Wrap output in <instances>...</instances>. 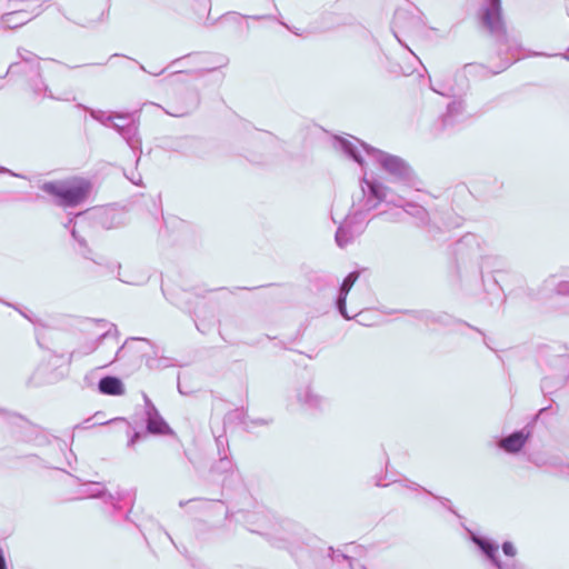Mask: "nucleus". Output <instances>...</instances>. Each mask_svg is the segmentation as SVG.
<instances>
[{"mask_svg":"<svg viewBox=\"0 0 569 569\" xmlns=\"http://www.w3.org/2000/svg\"><path fill=\"white\" fill-rule=\"evenodd\" d=\"M479 18L482 27L495 39L500 66L497 70H489L482 64H467L465 68L469 73L475 72L481 77L499 74L521 58V42L516 36L507 32L500 0H483L479 10Z\"/></svg>","mask_w":569,"mask_h":569,"instance_id":"nucleus-1","label":"nucleus"},{"mask_svg":"<svg viewBox=\"0 0 569 569\" xmlns=\"http://www.w3.org/2000/svg\"><path fill=\"white\" fill-rule=\"evenodd\" d=\"M333 144L336 149L343 152L360 166L363 164V158L360 149L365 150L367 156L375 160L393 182L409 184L413 180V171L411 167L398 156L389 154L379 149L372 148L353 137L352 140L336 137Z\"/></svg>","mask_w":569,"mask_h":569,"instance_id":"nucleus-2","label":"nucleus"},{"mask_svg":"<svg viewBox=\"0 0 569 569\" xmlns=\"http://www.w3.org/2000/svg\"><path fill=\"white\" fill-rule=\"evenodd\" d=\"M40 189L57 198V203L62 207H76L88 197L91 184L87 180L48 181Z\"/></svg>","mask_w":569,"mask_h":569,"instance_id":"nucleus-3","label":"nucleus"},{"mask_svg":"<svg viewBox=\"0 0 569 569\" xmlns=\"http://www.w3.org/2000/svg\"><path fill=\"white\" fill-rule=\"evenodd\" d=\"M382 202L390 204L388 188L378 181L368 180L363 177L360 180V193L353 198L351 207L357 211H361L368 218L369 213Z\"/></svg>","mask_w":569,"mask_h":569,"instance_id":"nucleus-4","label":"nucleus"},{"mask_svg":"<svg viewBox=\"0 0 569 569\" xmlns=\"http://www.w3.org/2000/svg\"><path fill=\"white\" fill-rule=\"evenodd\" d=\"M369 222V218L363 216L361 211L355 210L352 207L346 216L343 222L336 231V243L340 248H345L352 243L356 238L361 236Z\"/></svg>","mask_w":569,"mask_h":569,"instance_id":"nucleus-5","label":"nucleus"},{"mask_svg":"<svg viewBox=\"0 0 569 569\" xmlns=\"http://www.w3.org/2000/svg\"><path fill=\"white\" fill-rule=\"evenodd\" d=\"M18 54L21 59V61L28 66L34 73L39 77L38 80H34L30 83L32 91L38 96H46L51 99L57 100H69L68 97H57L54 96L49 87L44 83V81L41 79L40 74V63L39 58L31 51L27 49H19Z\"/></svg>","mask_w":569,"mask_h":569,"instance_id":"nucleus-6","label":"nucleus"},{"mask_svg":"<svg viewBox=\"0 0 569 569\" xmlns=\"http://www.w3.org/2000/svg\"><path fill=\"white\" fill-rule=\"evenodd\" d=\"M110 127L113 128L128 143L134 156H137L138 162L141 153V139L139 138L138 123L136 122L133 114L129 113L128 120H113Z\"/></svg>","mask_w":569,"mask_h":569,"instance_id":"nucleus-7","label":"nucleus"},{"mask_svg":"<svg viewBox=\"0 0 569 569\" xmlns=\"http://www.w3.org/2000/svg\"><path fill=\"white\" fill-rule=\"evenodd\" d=\"M470 540L479 548L482 555L490 561V563L497 569H501L503 566H509L510 560L502 561L499 558L498 545L492 540L481 537L471 530L467 529Z\"/></svg>","mask_w":569,"mask_h":569,"instance_id":"nucleus-8","label":"nucleus"},{"mask_svg":"<svg viewBox=\"0 0 569 569\" xmlns=\"http://www.w3.org/2000/svg\"><path fill=\"white\" fill-rule=\"evenodd\" d=\"M466 102L461 98H456L447 106L446 112L440 117L441 129H450L465 119Z\"/></svg>","mask_w":569,"mask_h":569,"instance_id":"nucleus-9","label":"nucleus"},{"mask_svg":"<svg viewBox=\"0 0 569 569\" xmlns=\"http://www.w3.org/2000/svg\"><path fill=\"white\" fill-rule=\"evenodd\" d=\"M182 103H174L166 112L172 117H183L191 113L199 104V97L194 91L187 90L182 93Z\"/></svg>","mask_w":569,"mask_h":569,"instance_id":"nucleus-10","label":"nucleus"},{"mask_svg":"<svg viewBox=\"0 0 569 569\" xmlns=\"http://www.w3.org/2000/svg\"><path fill=\"white\" fill-rule=\"evenodd\" d=\"M529 437L530 431L522 429L502 438L498 446L507 453H518L521 451Z\"/></svg>","mask_w":569,"mask_h":569,"instance_id":"nucleus-11","label":"nucleus"},{"mask_svg":"<svg viewBox=\"0 0 569 569\" xmlns=\"http://www.w3.org/2000/svg\"><path fill=\"white\" fill-rule=\"evenodd\" d=\"M358 278H359V271H352L343 279V281L339 288V295H338L337 301H336V306H337L339 313L345 319H348V320L351 319V316H349L347 312L346 299H347V296H348L349 291L351 290L352 286L358 280Z\"/></svg>","mask_w":569,"mask_h":569,"instance_id":"nucleus-12","label":"nucleus"},{"mask_svg":"<svg viewBox=\"0 0 569 569\" xmlns=\"http://www.w3.org/2000/svg\"><path fill=\"white\" fill-rule=\"evenodd\" d=\"M146 428L147 433L151 435H171L172 430L169 425L161 417L157 408H151L146 412Z\"/></svg>","mask_w":569,"mask_h":569,"instance_id":"nucleus-13","label":"nucleus"},{"mask_svg":"<svg viewBox=\"0 0 569 569\" xmlns=\"http://www.w3.org/2000/svg\"><path fill=\"white\" fill-rule=\"evenodd\" d=\"M97 322L99 325H101V327H103V328L108 327L107 330L102 335L99 336L97 341L87 343V345L82 346L79 350L72 351L70 355V360L77 356H84V355L92 353L98 348L99 342H101L103 339L118 336L119 332H118L116 325L108 323L104 320H98Z\"/></svg>","mask_w":569,"mask_h":569,"instance_id":"nucleus-14","label":"nucleus"},{"mask_svg":"<svg viewBox=\"0 0 569 569\" xmlns=\"http://www.w3.org/2000/svg\"><path fill=\"white\" fill-rule=\"evenodd\" d=\"M296 397L297 401L308 409H319L323 405V398L309 385L299 388Z\"/></svg>","mask_w":569,"mask_h":569,"instance_id":"nucleus-15","label":"nucleus"},{"mask_svg":"<svg viewBox=\"0 0 569 569\" xmlns=\"http://www.w3.org/2000/svg\"><path fill=\"white\" fill-rule=\"evenodd\" d=\"M81 498H101L104 502H113V496L106 490L101 482L90 481L82 485L79 491Z\"/></svg>","mask_w":569,"mask_h":569,"instance_id":"nucleus-16","label":"nucleus"},{"mask_svg":"<svg viewBox=\"0 0 569 569\" xmlns=\"http://www.w3.org/2000/svg\"><path fill=\"white\" fill-rule=\"evenodd\" d=\"M390 204H393L395 207L402 208L406 213L417 218L420 222L425 223L428 219V212L422 207L415 202L406 201L401 197L391 198Z\"/></svg>","mask_w":569,"mask_h":569,"instance_id":"nucleus-17","label":"nucleus"},{"mask_svg":"<svg viewBox=\"0 0 569 569\" xmlns=\"http://www.w3.org/2000/svg\"><path fill=\"white\" fill-rule=\"evenodd\" d=\"M29 19V14L22 10L4 13L0 18V29H17L26 24Z\"/></svg>","mask_w":569,"mask_h":569,"instance_id":"nucleus-18","label":"nucleus"},{"mask_svg":"<svg viewBox=\"0 0 569 569\" xmlns=\"http://www.w3.org/2000/svg\"><path fill=\"white\" fill-rule=\"evenodd\" d=\"M98 389L103 395L109 396H121L124 393V387L122 381L113 376H106L100 379Z\"/></svg>","mask_w":569,"mask_h":569,"instance_id":"nucleus-19","label":"nucleus"},{"mask_svg":"<svg viewBox=\"0 0 569 569\" xmlns=\"http://www.w3.org/2000/svg\"><path fill=\"white\" fill-rule=\"evenodd\" d=\"M399 486L401 488H406V489H409V490H415V491H423L426 492L427 495L433 497L435 499H437L438 501H440V503L447 508L450 512H452L453 515H456L457 517H460L457 511L452 508L451 506V501L448 499V498H445V497H440V496H436L433 495L432 492H430L429 490H427L426 488L421 487L419 483L417 482H413L411 480H408V479H405L402 481H399Z\"/></svg>","mask_w":569,"mask_h":569,"instance_id":"nucleus-20","label":"nucleus"},{"mask_svg":"<svg viewBox=\"0 0 569 569\" xmlns=\"http://www.w3.org/2000/svg\"><path fill=\"white\" fill-rule=\"evenodd\" d=\"M92 119L103 126H111L113 120H128L129 112H106L102 110L88 109Z\"/></svg>","mask_w":569,"mask_h":569,"instance_id":"nucleus-21","label":"nucleus"},{"mask_svg":"<svg viewBox=\"0 0 569 569\" xmlns=\"http://www.w3.org/2000/svg\"><path fill=\"white\" fill-rule=\"evenodd\" d=\"M234 469V463L230 458L227 449H223V455H219L218 461L213 465L212 470L219 473L231 472Z\"/></svg>","mask_w":569,"mask_h":569,"instance_id":"nucleus-22","label":"nucleus"},{"mask_svg":"<svg viewBox=\"0 0 569 569\" xmlns=\"http://www.w3.org/2000/svg\"><path fill=\"white\" fill-rule=\"evenodd\" d=\"M136 342H144L151 345V342L146 338H130L118 349L116 358H124L133 349V343Z\"/></svg>","mask_w":569,"mask_h":569,"instance_id":"nucleus-23","label":"nucleus"},{"mask_svg":"<svg viewBox=\"0 0 569 569\" xmlns=\"http://www.w3.org/2000/svg\"><path fill=\"white\" fill-rule=\"evenodd\" d=\"M328 557L332 561H336V562H340L341 560H346V561L349 562L350 568L355 569L353 565H352L351 557H349L348 555H346L345 552H342L340 550H335L332 547H329L328 548Z\"/></svg>","mask_w":569,"mask_h":569,"instance_id":"nucleus-24","label":"nucleus"},{"mask_svg":"<svg viewBox=\"0 0 569 569\" xmlns=\"http://www.w3.org/2000/svg\"><path fill=\"white\" fill-rule=\"evenodd\" d=\"M71 236L72 238L79 243V246L83 249L82 256L87 259L90 258L91 250L87 244V241L83 237L79 236L78 230L74 228V226L71 228Z\"/></svg>","mask_w":569,"mask_h":569,"instance_id":"nucleus-25","label":"nucleus"},{"mask_svg":"<svg viewBox=\"0 0 569 569\" xmlns=\"http://www.w3.org/2000/svg\"><path fill=\"white\" fill-rule=\"evenodd\" d=\"M216 446H217L218 456L223 455V449H227V452L229 453V443H228V439L224 435H220V436L216 437Z\"/></svg>","mask_w":569,"mask_h":569,"instance_id":"nucleus-26","label":"nucleus"},{"mask_svg":"<svg viewBox=\"0 0 569 569\" xmlns=\"http://www.w3.org/2000/svg\"><path fill=\"white\" fill-rule=\"evenodd\" d=\"M501 549H502V552L509 557V558H515L516 555H517V549L516 547L513 546L512 542L510 541H505L501 546ZM511 560H515V559H511Z\"/></svg>","mask_w":569,"mask_h":569,"instance_id":"nucleus-27","label":"nucleus"},{"mask_svg":"<svg viewBox=\"0 0 569 569\" xmlns=\"http://www.w3.org/2000/svg\"><path fill=\"white\" fill-rule=\"evenodd\" d=\"M147 437L146 432L134 431L132 436L129 438L128 447L132 448L138 441L144 439Z\"/></svg>","mask_w":569,"mask_h":569,"instance_id":"nucleus-28","label":"nucleus"},{"mask_svg":"<svg viewBox=\"0 0 569 569\" xmlns=\"http://www.w3.org/2000/svg\"><path fill=\"white\" fill-rule=\"evenodd\" d=\"M556 292L560 296H569V281H560L556 284Z\"/></svg>","mask_w":569,"mask_h":569,"instance_id":"nucleus-29","label":"nucleus"},{"mask_svg":"<svg viewBox=\"0 0 569 569\" xmlns=\"http://www.w3.org/2000/svg\"><path fill=\"white\" fill-rule=\"evenodd\" d=\"M501 569H525V566L518 560H510V565L503 566Z\"/></svg>","mask_w":569,"mask_h":569,"instance_id":"nucleus-30","label":"nucleus"},{"mask_svg":"<svg viewBox=\"0 0 569 569\" xmlns=\"http://www.w3.org/2000/svg\"><path fill=\"white\" fill-rule=\"evenodd\" d=\"M144 399V413L149 412L151 408H156V406L152 403V401L149 399L147 395H143Z\"/></svg>","mask_w":569,"mask_h":569,"instance_id":"nucleus-31","label":"nucleus"},{"mask_svg":"<svg viewBox=\"0 0 569 569\" xmlns=\"http://www.w3.org/2000/svg\"><path fill=\"white\" fill-rule=\"evenodd\" d=\"M433 321L441 322L443 325H448L450 322V318L447 315H440L433 319Z\"/></svg>","mask_w":569,"mask_h":569,"instance_id":"nucleus-32","label":"nucleus"},{"mask_svg":"<svg viewBox=\"0 0 569 569\" xmlns=\"http://www.w3.org/2000/svg\"><path fill=\"white\" fill-rule=\"evenodd\" d=\"M0 569H7V562L3 550L0 548Z\"/></svg>","mask_w":569,"mask_h":569,"instance_id":"nucleus-33","label":"nucleus"},{"mask_svg":"<svg viewBox=\"0 0 569 569\" xmlns=\"http://www.w3.org/2000/svg\"><path fill=\"white\" fill-rule=\"evenodd\" d=\"M1 173L11 174V176H14V177H21L20 174L12 172L11 170H9V169H7L4 167H0V174Z\"/></svg>","mask_w":569,"mask_h":569,"instance_id":"nucleus-34","label":"nucleus"},{"mask_svg":"<svg viewBox=\"0 0 569 569\" xmlns=\"http://www.w3.org/2000/svg\"><path fill=\"white\" fill-rule=\"evenodd\" d=\"M129 179H130V181H131L133 184H136V186H141V184H142V179H141V177H140V176H138V177H131V178H129Z\"/></svg>","mask_w":569,"mask_h":569,"instance_id":"nucleus-35","label":"nucleus"},{"mask_svg":"<svg viewBox=\"0 0 569 569\" xmlns=\"http://www.w3.org/2000/svg\"><path fill=\"white\" fill-rule=\"evenodd\" d=\"M118 279L124 283H130V284H138V282L131 280V279H127V278H121L120 276V272H118Z\"/></svg>","mask_w":569,"mask_h":569,"instance_id":"nucleus-36","label":"nucleus"},{"mask_svg":"<svg viewBox=\"0 0 569 569\" xmlns=\"http://www.w3.org/2000/svg\"><path fill=\"white\" fill-rule=\"evenodd\" d=\"M107 16H108V11L106 10H102L99 18H98V21L101 22V21H104L107 19Z\"/></svg>","mask_w":569,"mask_h":569,"instance_id":"nucleus-37","label":"nucleus"},{"mask_svg":"<svg viewBox=\"0 0 569 569\" xmlns=\"http://www.w3.org/2000/svg\"><path fill=\"white\" fill-rule=\"evenodd\" d=\"M403 12L398 11L395 17V24L397 26L399 23V20L401 19V16Z\"/></svg>","mask_w":569,"mask_h":569,"instance_id":"nucleus-38","label":"nucleus"},{"mask_svg":"<svg viewBox=\"0 0 569 569\" xmlns=\"http://www.w3.org/2000/svg\"><path fill=\"white\" fill-rule=\"evenodd\" d=\"M18 67H19V64H18V63H13V64H11V66L9 67L8 72H13V71H14V69H16V68H18Z\"/></svg>","mask_w":569,"mask_h":569,"instance_id":"nucleus-39","label":"nucleus"},{"mask_svg":"<svg viewBox=\"0 0 569 569\" xmlns=\"http://www.w3.org/2000/svg\"><path fill=\"white\" fill-rule=\"evenodd\" d=\"M19 312H20L24 318H27V319H29L30 321H32V320H31V318L27 315V312H23V311H21V310H19Z\"/></svg>","mask_w":569,"mask_h":569,"instance_id":"nucleus-40","label":"nucleus"},{"mask_svg":"<svg viewBox=\"0 0 569 569\" xmlns=\"http://www.w3.org/2000/svg\"><path fill=\"white\" fill-rule=\"evenodd\" d=\"M562 473L569 475V466H566L563 470H561Z\"/></svg>","mask_w":569,"mask_h":569,"instance_id":"nucleus-41","label":"nucleus"},{"mask_svg":"<svg viewBox=\"0 0 569 569\" xmlns=\"http://www.w3.org/2000/svg\"><path fill=\"white\" fill-rule=\"evenodd\" d=\"M553 280H555V277L552 276V277H550L546 282H547V283H553Z\"/></svg>","mask_w":569,"mask_h":569,"instance_id":"nucleus-42","label":"nucleus"},{"mask_svg":"<svg viewBox=\"0 0 569 569\" xmlns=\"http://www.w3.org/2000/svg\"><path fill=\"white\" fill-rule=\"evenodd\" d=\"M72 222H73V220H72V219H70V220L68 221V223L66 224V228H69V227L72 224Z\"/></svg>","mask_w":569,"mask_h":569,"instance_id":"nucleus-43","label":"nucleus"},{"mask_svg":"<svg viewBox=\"0 0 569 569\" xmlns=\"http://www.w3.org/2000/svg\"><path fill=\"white\" fill-rule=\"evenodd\" d=\"M188 501H180V507H183Z\"/></svg>","mask_w":569,"mask_h":569,"instance_id":"nucleus-44","label":"nucleus"},{"mask_svg":"<svg viewBox=\"0 0 569 569\" xmlns=\"http://www.w3.org/2000/svg\"><path fill=\"white\" fill-rule=\"evenodd\" d=\"M395 38H397V41L401 43V39L398 38V34L395 33Z\"/></svg>","mask_w":569,"mask_h":569,"instance_id":"nucleus-45","label":"nucleus"},{"mask_svg":"<svg viewBox=\"0 0 569 569\" xmlns=\"http://www.w3.org/2000/svg\"><path fill=\"white\" fill-rule=\"evenodd\" d=\"M395 38H397V41L401 43V39L398 38V34L395 33Z\"/></svg>","mask_w":569,"mask_h":569,"instance_id":"nucleus-46","label":"nucleus"},{"mask_svg":"<svg viewBox=\"0 0 569 569\" xmlns=\"http://www.w3.org/2000/svg\"><path fill=\"white\" fill-rule=\"evenodd\" d=\"M395 38H397V41L401 43V39L398 38V34L395 33Z\"/></svg>","mask_w":569,"mask_h":569,"instance_id":"nucleus-47","label":"nucleus"},{"mask_svg":"<svg viewBox=\"0 0 569 569\" xmlns=\"http://www.w3.org/2000/svg\"><path fill=\"white\" fill-rule=\"evenodd\" d=\"M147 366L152 367L151 360H147Z\"/></svg>","mask_w":569,"mask_h":569,"instance_id":"nucleus-48","label":"nucleus"},{"mask_svg":"<svg viewBox=\"0 0 569 569\" xmlns=\"http://www.w3.org/2000/svg\"><path fill=\"white\" fill-rule=\"evenodd\" d=\"M377 486H386L385 483L380 482V481H377L376 483Z\"/></svg>","mask_w":569,"mask_h":569,"instance_id":"nucleus-49","label":"nucleus"},{"mask_svg":"<svg viewBox=\"0 0 569 569\" xmlns=\"http://www.w3.org/2000/svg\"><path fill=\"white\" fill-rule=\"evenodd\" d=\"M4 415V410L0 408V416Z\"/></svg>","mask_w":569,"mask_h":569,"instance_id":"nucleus-50","label":"nucleus"},{"mask_svg":"<svg viewBox=\"0 0 569 569\" xmlns=\"http://www.w3.org/2000/svg\"><path fill=\"white\" fill-rule=\"evenodd\" d=\"M547 408H541V410L539 411V413H542L543 411H546Z\"/></svg>","mask_w":569,"mask_h":569,"instance_id":"nucleus-51","label":"nucleus"},{"mask_svg":"<svg viewBox=\"0 0 569 569\" xmlns=\"http://www.w3.org/2000/svg\"><path fill=\"white\" fill-rule=\"evenodd\" d=\"M360 569H367L365 566H360Z\"/></svg>","mask_w":569,"mask_h":569,"instance_id":"nucleus-52","label":"nucleus"}]
</instances>
